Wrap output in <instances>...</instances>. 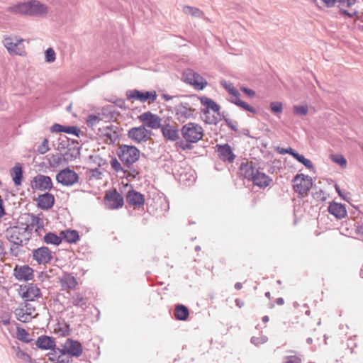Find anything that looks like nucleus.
Returning <instances> with one entry per match:
<instances>
[{"label": "nucleus", "instance_id": "f257e3e1", "mask_svg": "<svg viewBox=\"0 0 363 363\" xmlns=\"http://www.w3.org/2000/svg\"><path fill=\"white\" fill-rule=\"evenodd\" d=\"M240 172L245 179L252 181L254 185L261 188L268 186L272 182L269 176L253 167L251 162L242 163Z\"/></svg>", "mask_w": 363, "mask_h": 363}, {"label": "nucleus", "instance_id": "f03ea898", "mask_svg": "<svg viewBox=\"0 0 363 363\" xmlns=\"http://www.w3.org/2000/svg\"><path fill=\"white\" fill-rule=\"evenodd\" d=\"M11 10L16 13L29 16H43L48 12V7L36 0L18 4Z\"/></svg>", "mask_w": 363, "mask_h": 363}, {"label": "nucleus", "instance_id": "7ed1b4c3", "mask_svg": "<svg viewBox=\"0 0 363 363\" xmlns=\"http://www.w3.org/2000/svg\"><path fill=\"white\" fill-rule=\"evenodd\" d=\"M181 133L183 138L188 143H195L202 139L203 130L195 123H188L182 126Z\"/></svg>", "mask_w": 363, "mask_h": 363}, {"label": "nucleus", "instance_id": "20e7f679", "mask_svg": "<svg viewBox=\"0 0 363 363\" xmlns=\"http://www.w3.org/2000/svg\"><path fill=\"white\" fill-rule=\"evenodd\" d=\"M118 155L123 163L131 164L138 160L140 151L135 146L121 145L118 147Z\"/></svg>", "mask_w": 363, "mask_h": 363}, {"label": "nucleus", "instance_id": "39448f33", "mask_svg": "<svg viewBox=\"0 0 363 363\" xmlns=\"http://www.w3.org/2000/svg\"><path fill=\"white\" fill-rule=\"evenodd\" d=\"M184 82L190 84L196 90H203L207 85V81L191 69H185L182 74Z\"/></svg>", "mask_w": 363, "mask_h": 363}, {"label": "nucleus", "instance_id": "423d86ee", "mask_svg": "<svg viewBox=\"0 0 363 363\" xmlns=\"http://www.w3.org/2000/svg\"><path fill=\"white\" fill-rule=\"evenodd\" d=\"M293 182L294 191L298 193L301 197L306 196L308 194L313 185L311 178L303 174H296L293 179Z\"/></svg>", "mask_w": 363, "mask_h": 363}, {"label": "nucleus", "instance_id": "0eeeda50", "mask_svg": "<svg viewBox=\"0 0 363 363\" xmlns=\"http://www.w3.org/2000/svg\"><path fill=\"white\" fill-rule=\"evenodd\" d=\"M128 136L135 143H142L151 139L152 132L145 125H140L130 128L128 132Z\"/></svg>", "mask_w": 363, "mask_h": 363}, {"label": "nucleus", "instance_id": "6e6552de", "mask_svg": "<svg viewBox=\"0 0 363 363\" xmlns=\"http://www.w3.org/2000/svg\"><path fill=\"white\" fill-rule=\"evenodd\" d=\"M104 203L108 209H118L124 205L123 196L116 189L108 191L104 196Z\"/></svg>", "mask_w": 363, "mask_h": 363}, {"label": "nucleus", "instance_id": "1a4fd4ad", "mask_svg": "<svg viewBox=\"0 0 363 363\" xmlns=\"http://www.w3.org/2000/svg\"><path fill=\"white\" fill-rule=\"evenodd\" d=\"M127 99L132 102L139 101L143 103L147 101L151 104L156 100L157 93L155 91L143 92L135 89L130 90L127 92Z\"/></svg>", "mask_w": 363, "mask_h": 363}, {"label": "nucleus", "instance_id": "9d476101", "mask_svg": "<svg viewBox=\"0 0 363 363\" xmlns=\"http://www.w3.org/2000/svg\"><path fill=\"white\" fill-rule=\"evenodd\" d=\"M97 134L106 143H113L119 137L118 128L113 125L99 128Z\"/></svg>", "mask_w": 363, "mask_h": 363}, {"label": "nucleus", "instance_id": "9b49d317", "mask_svg": "<svg viewBox=\"0 0 363 363\" xmlns=\"http://www.w3.org/2000/svg\"><path fill=\"white\" fill-rule=\"evenodd\" d=\"M57 181L63 186H72L78 182L79 176L69 168L61 170L56 176Z\"/></svg>", "mask_w": 363, "mask_h": 363}, {"label": "nucleus", "instance_id": "f8f14e48", "mask_svg": "<svg viewBox=\"0 0 363 363\" xmlns=\"http://www.w3.org/2000/svg\"><path fill=\"white\" fill-rule=\"evenodd\" d=\"M223 86L228 91V93L231 95L232 99L231 101L236 105L243 108L245 110L248 111L251 113H255V110L254 108L250 106L246 102L240 99V93L231 84H227L226 82L223 84Z\"/></svg>", "mask_w": 363, "mask_h": 363}, {"label": "nucleus", "instance_id": "ddd939ff", "mask_svg": "<svg viewBox=\"0 0 363 363\" xmlns=\"http://www.w3.org/2000/svg\"><path fill=\"white\" fill-rule=\"evenodd\" d=\"M31 188L33 190L42 191L50 190L52 188V182L50 177L38 174L31 181Z\"/></svg>", "mask_w": 363, "mask_h": 363}, {"label": "nucleus", "instance_id": "4468645a", "mask_svg": "<svg viewBox=\"0 0 363 363\" xmlns=\"http://www.w3.org/2000/svg\"><path fill=\"white\" fill-rule=\"evenodd\" d=\"M194 112L195 108H194L188 102L180 103L175 107L177 118L180 121H182L184 122L187 119L193 118Z\"/></svg>", "mask_w": 363, "mask_h": 363}, {"label": "nucleus", "instance_id": "2eb2a0df", "mask_svg": "<svg viewBox=\"0 0 363 363\" xmlns=\"http://www.w3.org/2000/svg\"><path fill=\"white\" fill-rule=\"evenodd\" d=\"M62 351H63L66 355L69 354L72 357H79L82 354L83 348L79 342L69 338L62 345Z\"/></svg>", "mask_w": 363, "mask_h": 363}, {"label": "nucleus", "instance_id": "dca6fc26", "mask_svg": "<svg viewBox=\"0 0 363 363\" xmlns=\"http://www.w3.org/2000/svg\"><path fill=\"white\" fill-rule=\"evenodd\" d=\"M14 313L17 319L23 323L30 321L38 315L35 308L31 307L29 303H26L24 308H16Z\"/></svg>", "mask_w": 363, "mask_h": 363}, {"label": "nucleus", "instance_id": "f3484780", "mask_svg": "<svg viewBox=\"0 0 363 363\" xmlns=\"http://www.w3.org/2000/svg\"><path fill=\"white\" fill-rule=\"evenodd\" d=\"M15 278L21 281H28L34 277V271L28 265H16L13 269Z\"/></svg>", "mask_w": 363, "mask_h": 363}, {"label": "nucleus", "instance_id": "a211bd4d", "mask_svg": "<svg viewBox=\"0 0 363 363\" xmlns=\"http://www.w3.org/2000/svg\"><path fill=\"white\" fill-rule=\"evenodd\" d=\"M59 283L62 290L67 292L76 290L79 285L77 279L72 274L67 272L60 277Z\"/></svg>", "mask_w": 363, "mask_h": 363}, {"label": "nucleus", "instance_id": "6ab92c4d", "mask_svg": "<svg viewBox=\"0 0 363 363\" xmlns=\"http://www.w3.org/2000/svg\"><path fill=\"white\" fill-rule=\"evenodd\" d=\"M138 119L152 129H158L161 126V118L150 111L145 112L138 116Z\"/></svg>", "mask_w": 363, "mask_h": 363}, {"label": "nucleus", "instance_id": "aec40b11", "mask_svg": "<svg viewBox=\"0 0 363 363\" xmlns=\"http://www.w3.org/2000/svg\"><path fill=\"white\" fill-rule=\"evenodd\" d=\"M48 359L50 363H69L72 359L62 351V348H54L47 354Z\"/></svg>", "mask_w": 363, "mask_h": 363}, {"label": "nucleus", "instance_id": "412c9836", "mask_svg": "<svg viewBox=\"0 0 363 363\" xmlns=\"http://www.w3.org/2000/svg\"><path fill=\"white\" fill-rule=\"evenodd\" d=\"M33 257L38 264H47L51 261L52 254L48 247H41L33 251Z\"/></svg>", "mask_w": 363, "mask_h": 363}, {"label": "nucleus", "instance_id": "4be33fe9", "mask_svg": "<svg viewBox=\"0 0 363 363\" xmlns=\"http://www.w3.org/2000/svg\"><path fill=\"white\" fill-rule=\"evenodd\" d=\"M22 290V297L26 301H33L35 298H39L41 296L40 289L33 284H30L24 286Z\"/></svg>", "mask_w": 363, "mask_h": 363}, {"label": "nucleus", "instance_id": "5701e85b", "mask_svg": "<svg viewBox=\"0 0 363 363\" xmlns=\"http://www.w3.org/2000/svg\"><path fill=\"white\" fill-rule=\"evenodd\" d=\"M127 203L134 208H140L145 203L144 195L135 190H130L126 194Z\"/></svg>", "mask_w": 363, "mask_h": 363}, {"label": "nucleus", "instance_id": "b1692460", "mask_svg": "<svg viewBox=\"0 0 363 363\" xmlns=\"http://www.w3.org/2000/svg\"><path fill=\"white\" fill-rule=\"evenodd\" d=\"M38 206L43 210L50 209L55 203V197L50 193L40 194L36 199Z\"/></svg>", "mask_w": 363, "mask_h": 363}, {"label": "nucleus", "instance_id": "393cba45", "mask_svg": "<svg viewBox=\"0 0 363 363\" xmlns=\"http://www.w3.org/2000/svg\"><path fill=\"white\" fill-rule=\"evenodd\" d=\"M216 147L220 160L229 162H233L235 155L233 154L232 148L228 144L217 145Z\"/></svg>", "mask_w": 363, "mask_h": 363}, {"label": "nucleus", "instance_id": "a878e982", "mask_svg": "<svg viewBox=\"0 0 363 363\" xmlns=\"http://www.w3.org/2000/svg\"><path fill=\"white\" fill-rule=\"evenodd\" d=\"M22 41L23 40L20 39L13 42L11 38H7L4 40V45L9 52L21 55L25 53L24 48L20 45Z\"/></svg>", "mask_w": 363, "mask_h": 363}, {"label": "nucleus", "instance_id": "bb28decb", "mask_svg": "<svg viewBox=\"0 0 363 363\" xmlns=\"http://www.w3.org/2000/svg\"><path fill=\"white\" fill-rule=\"evenodd\" d=\"M6 236L12 243L21 245L23 242V236L21 228L18 227H11L6 230Z\"/></svg>", "mask_w": 363, "mask_h": 363}, {"label": "nucleus", "instance_id": "cd10ccee", "mask_svg": "<svg viewBox=\"0 0 363 363\" xmlns=\"http://www.w3.org/2000/svg\"><path fill=\"white\" fill-rule=\"evenodd\" d=\"M328 212L337 219H342L347 215L345 206L342 203L336 202L330 203Z\"/></svg>", "mask_w": 363, "mask_h": 363}, {"label": "nucleus", "instance_id": "c85d7f7f", "mask_svg": "<svg viewBox=\"0 0 363 363\" xmlns=\"http://www.w3.org/2000/svg\"><path fill=\"white\" fill-rule=\"evenodd\" d=\"M35 345L41 350H50V351L55 348L56 346L55 339L46 335L40 336L36 340Z\"/></svg>", "mask_w": 363, "mask_h": 363}, {"label": "nucleus", "instance_id": "c756f323", "mask_svg": "<svg viewBox=\"0 0 363 363\" xmlns=\"http://www.w3.org/2000/svg\"><path fill=\"white\" fill-rule=\"evenodd\" d=\"M62 240H64L69 243H76L79 235L77 230H66L60 232Z\"/></svg>", "mask_w": 363, "mask_h": 363}, {"label": "nucleus", "instance_id": "7c9ffc66", "mask_svg": "<svg viewBox=\"0 0 363 363\" xmlns=\"http://www.w3.org/2000/svg\"><path fill=\"white\" fill-rule=\"evenodd\" d=\"M164 137L170 140H176L179 138L177 130L169 125H165L162 128Z\"/></svg>", "mask_w": 363, "mask_h": 363}, {"label": "nucleus", "instance_id": "2f4dec72", "mask_svg": "<svg viewBox=\"0 0 363 363\" xmlns=\"http://www.w3.org/2000/svg\"><path fill=\"white\" fill-rule=\"evenodd\" d=\"M11 175L16 186H20L23 179V171L20 164H16L11 170Z\"/></svg>", "mask_w": 363, "mask_h": 363}, {"label": "nucleus", "instance_id": "473e14b6", "mask_svg": "<svg viewBox=\"0 0 363 363\" xmlns=\"http://www.w3.org/2000/svg\"><path fill=\"white\" fill-rule=\"evenodd\" d=\"M31 226L34 228V231L38 236H41L45 230L44 228V220L38 216H33L32 218Z\"/></svg>", "mask_w": 363, "mask_h": 363}, {"label": "nucleus", "instance_id": "72a5a7b5", "mask_svg": "<svg viewBox=\"0 0 363 363\" xmlns=\"http://www.w3.org/2000/svg\"><path fill=\"white\" fill-rule=\"evenodd\" d=\"M174 315L177 320H186L189 315V309L184 305H177L175 307Z\"/></svg>", "mask_w": 363, "mask_h": 363}, {"label": "nucleus", "instance_id": "f704fd0d", "mask_svg": "<svg viewBox=\"0 0 363 363\" xmlns=\"http://www.w3.org/2000/svg\"><path fill=\"white\" fill-rule=\"evenodd\" d=\"M87 302V298L82 293L77 292L75 293L70 298V303L77 307H83L86 306Z\"/></svg>", "mask_w": 363, "mask_h": 363}, {"label": "nucleus", "instance_id": "c9c22d12", "mask_svg": "<svg viewBox=\"0 0 363 363\" xmlns=\"http://www.w3.org/2000/svg\"><path fill=\"white\" fill-rule=\"evenodd\" d=\"M43 241L48 245H59L62 242L61 235H57L53 233H46L43 238Z\"/></svg>", "mask_w": 363, "mask_h": 363}, {"label": "nucleus", "instance_id": "e433bc0d", "mask_svg": "<svg viewBox=\"0 0 363 363\" xmlns=\"http://www.w3.org/2000/svg\"><path fill=\"white\" fill-rule=\"evenodd\" d=\"M200 101L202 105H203L206 108L211 109L214 112H218L220 109L219 106L214 102L212 99L206 97V96H201L199 98Z\"/></svg>", "mask_w": 363, "mask_h": 363}, {"label": "nucleus", "instance_id": "4c0bfd02", "mask_svg": "<svg viewBox=\"0 0 363 363\" xmlns=\"http://www.w3.org/2000/svg\"><path fill=\"white\" fill-rule=\"evenodd\" d=\"M16 337L20 341L26 343L30 342L32 341L29 333L24 328L20 327L16 328Z\"/></svg>", "mask_w": 363, "mask_h": 363}, {"label": "nucleus", "instance_id": "58836bf2", "mask_svg": "<svg viewBox=\"0 0 363 363\" xmlns=\"http://www.w3.org/2000/svg\"><path fill=\"white\" fill-rule=\"evenodd\" d=\"M183 11L186 14L191 15L193 16L201 17L203 16V13L202 11H201L200 9H199L197 8L191 7L189 6H184L183 7Z\"/></svg>", "mask_w": 363, "mask_h": 363}, {"label": "nucleus", "instance_id": "ea45409f", "mask_svg": "<svg viewBox=\"0 0 363 363\" xmlns=\"http://www.w3.org/2000/svg\"><path fill=\"white\" fill-rule=\"evenodd\" d=\"M293 157L298 160L299 162L303 164L306 168L308 169H313V165L311 160L306 159L304 157L303 155L298 154V152H295L294 154H293Z\"/></svg>", "mask_w": 363, "mask_h": 363}, {"label": "nucleus", "instance_id": "a19ab883", "mask_svg": "<svg viewBox=\"0 0 363 363\" xmlns=\"http://www.w3.org/2000/svg\"><path fill=\"white\" fill-rule=\"evenodd\" d=\"M294 113L297 116H306L308 113V108L305 105H295L293 106Z\"/></svg>", "mask_w": 363, "mask_h": 363}, {"label": "nucleus", "instance_id": "79ce46f5", "mask_svg": "<svg viewBox=\"0 0 363 363\" xmlns=\"http://www.w3.org/2000/svg\"><path fill=\"white\" fill-rule=\"evenodd\" d=\"M16 357L25 362H31V357L20 347L16 349Z\"/></svg>", "mask_w": 363, "mask_h": 363}, {"label": "nucleus", "instance_id": "37998d69", "mask_svg": "<svg viewBox=\"0 0 363 363\" xmlns=\"http://www.w3.org/2000/svg\"><path fill=\"white\" fill-rule=\"evenodd\" d=\"M268 338L267 336L263 335H259L258 336H253L251 339V342L256 346L264 344L267 342Z\"/></svg>", "mask_w": 363, "mask_h": 363}, {"label": "nucleus", "instance_id": "c03bdc74", "mask_svg": "<svg viewBox=\"0 0 363 363\" xmlns=\"http://www.w3.org/2000/svg\"><path fill=\"white\" fill-rule=\"evenodd\" d=\"M284 363H303V360L300 355L295 354L285 357Z\"/></svg>", "mask_w": 363, "mask_h": 363}, {"label": "nucleus", "instance_id": "a18cd8bd", "mask_svg": "<svg viewBox=\"0 0 363 363\" xmlns=\"http://www.w3.org/2000/svg\"><path fill=\"white\" fill-rule=\"evenodd\" d=\"M270 109L274 113H281L283 111V104L280 101H274L270 104Z\"/></svg>", "mask_w": 363, "mask_h": 363}, {"label": "nucleus", "instance_id": "49530a36", "mask_svg": "<svg viewBox=\"0 0 363 363\" xmlns=\"http://www.w3.org/2000/svg\"><path fill=\"white\" fill-rule=\"evenodd\" d=\"M56 54L52 48H48L45 51V61L47 62H53L55 60Z\"/></svg>", "mask_w": 363, "mask_h": 363}, {"label": "nucleus", "instance_id": "de8ad7c7", "mask_svg": "<svg viewBox=\"0 0 363 363\" xmlns=\"http://www.w3.org/2000/svg\"><path fill=\"white\" fill-rule=\"evenodd\" d=\"M331 160L335 163L340 164L342 167H346L347 161L342 155H334L330 156Z\"/></svg>", "mask_w": 363, "mask_h": 363}, {"label": "nucleus", "instance_id": "09e8293b", "mask_svg": "<svg viewBox=\"0 0 363 363\" xmlns=\"http://www.w3.org/2000/svg\"><path fill=\"white\" fill-rule=\"evenodd\" d=\"M101 121V118L96 115H90L86 118V123L89 126H94L95 124L99 123Z\"/></svg>", "mask_w": 363, "mask_h": 363}, {"label": "nucleus", "instance_id": "8fccbe9b", "mask_svg": "<svg viewBox=\"0 0 363 363\" xmlns=\"http://www.w3.org/2000/svg\"><path fill=\"white\" fill-rule=\"evenodd\" d=\"M48 140L45 138L41 145L38 147L40 154H45L49 150Z\"/></svg>", "mask_w": 363, "mask_h": 363}, {"label": "nucleus", "instance_id": "3c124183", "mask_svg": "<svg viewBox=\"0 0 363 363\" xmlns=\"http://www.w3.org/2000/svg\"><path fill=\"white\" fill-rule=\"evenodd\" d=\"M63 132L69 134L78 135L79 130L78 128L74 126H65Z\"/></svg>", "mask_w": 363, "mask_h": 363}, {"label": "nucleus", "instance_id": "603ef678", "mask_svg": "<svg viewBox=\"0 0 363 363\" xmlns=\"http://www.w3.org/2000/svg\"><path fill=\"white\" fill-rule=\"evenodd\" d=\"M276 151L278 153L281 154V155H284V154L287 153V154L291 155V156H293V154H294L296 152L291 147H288V148L285 149V148L280 147H277L276 148Z\"/></svg>", "mask_w": 363, "mask_h": 363}, {"label": "nucleus", "instance_id": "864d4df0", "mask_svg": "<svg viewBox=\"0 0 363 363\" xmlns=\"http://www.w3.org/2000/svg\"><path fill=\"white\" fill-rule=\"evenodd\" d=\"M111 166L116 171L119 172L122 170V167L121 163L117 160L116 158H113L111 160Z\"/></svg>", "mask_w": 363, "mask_h": 363}, {"label": "nucleus", "instance_id": "5fc2aeb1", "mask_svg": "<svg viewBox=\"0 0 363 363\" xmlns=\"http://www.w3.org/2000/svg\"><path fill=\"white\" fill-rule=\"evenodd\" d=\"M355 233L360 238L363 239V223H358L355 227Z\"/></svg>", "mask_w": 363, "mask_h": 363}, {"label": "nucleus", "instance_id": "6e6d98bb", "mask_svg": "<svg viewBox=\"0 0 363 363\" xmlns=\"http://www.w3.org/2000/svg\"><path fill=\"white\" fill-rule=\"evenodd\" d=\"M64 127L63 125H60V124H58V123H55L52 127H51V131L52 132H55V133H61V132H63L64 131Z\"/></svg>", "mask_w": 363, "mask_h": 363}, {"label": "nucleus", "instance_id": "4d7b16f0", "mask_svg": "<svg viewBox=\"0 0 363 363\" xmlns=\"http://www.w3.org/2000/svg\"><path fill=\"white\" fill-rule=\"evenodd\" d=\"M60 160L61 159L59 155H52L50 159V164L51 166H55L60 162Z\"/></svg>", "mask_w": 363, "mask_h": 363}, {"label": "nucleus", "instance_id": "13d9d810", "mask_svg": "<svg viewBox=\"0 0 363 363\" xmlns=\"http://www.w3.org/2000/svg\"><path fill=\"white\" fill-rule=\"evenodd\" d=\"M241 91H243L245 94H247L249 97H253L255 96V92L252 90V89H250L248 88H246V87H241L240 88Z\"/></svg>", "mask_w": 363, "mask_h": 363}, {"label": "nucleus", "instance_id": "bf43d9fd", "mask_svg": "<svg viewBox=\"0 0 363 363\" xmlns=\"http://www.w3.org/2000/svg\"><path fill=\"white\" fill-rule=\"evenodd\" d=\"M340 3L345 5L348 7L354 5L356 2V0H338Z\"/></svg>", "mask_w": 363, "mask_h": 363}, {"label": "nucleus", "instance_id": "052dcab7", "mask_svg": "<svg viewBox=\"0 0 363 363\" xmlns=\"http://www.w3.org/2000/svg\"><path fill=\"white\" fill-rule=\"evenodd\" d=\"M321 1L323 2L324 5L328 8L333 7L337 1V0H321Z\"/></svg>", "mask_w": 363, "mask_h": 363}, {"label": "nucleus", "instance_id": "680f3d73", "mask_svg": "<svg viewBox=\"0 0 363 363\" xmlns=\"http://www.w3.org/2000/svg\"><path fill=\"white\" fill-rule=\"evenodd\" d=\"M0 323L4 325H7L10 323V318L9 315L6 316L4 318L1 319L0 320Z\"/></svg>", "mask_w": 363, "mask_h": 363}, {"label": "nucleus", "instance_id": "e2e57ef3", "mask_svg": "<svg viewBox=\"0 0 363 363\" xmlns=\"http://www.w3.org/2000/svg\"><path fill=\"white\" fill-rule=\"evenodd\" d=\"M235 303H236V306L239 308H242L245 305V302L242 299H240V298H237L235 300Z\"/></svg>", "mask_w": 363, "mask_h": 363}, {"label": "nucleus", "instance_id": "0e129e2a", "mask_svg": "<svg viewBox=\"0 0 363 363\" xmlns=\"http://www.w3.org/2000/svg\"><path fill=\"white\" fill-rule=\"evenodd\" d=\"M4 247H3L1 240H0V258L4 255Z\"/></svg>", "mask_w": 363, "mask_h": 363}, {"label": "nucleus", "instance_id": "69168bd1", "mask_svg": "<svg viewBox=\"0 0 363 363\" xmlns=\"http://www.w3.org/2000/svg\"><path fill=\"white\" fill-rule=\"evenodd\" d=\"M276 302H277V303L278 305L281 306V305H283V304H284V299H283L282 298H278L277 299V301H276Z\"/></svg>", "mask_w": 363, "mask_h": 363}, {"label": "nucleus", "instance_id": "338daca9", "mask_svg": "<svg viewBox=\"0 0 363 363\" xmlns=\"http://www.w3.org/2000/svg\"><path fill=\"white\" fill-rule=\"evenodd\" d=\"M235 289L237 290H240L242 288V285L241 283L240 282H238L235 284Z\"/></svg>", "mask_w": 363, "mask_h": 363}, {"label": "nucleus", "instance_id": "774afa93", "mask_svg": "<svg viewBox=\"0 0 363 363\" xmlns=\"http://www.w3.org/2000/svg\"><path fill=\"white\" fill-rule=\"evenodd\" d=\"M335 190H336V191L337 192V194L340 195V196L343 197V196H342V193H341V191H340V189L339 186L335 185Z\"/></svg>", "mask_w": 363, "mask_h": 363}]
</instances>
